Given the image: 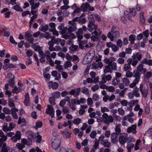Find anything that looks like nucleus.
<instances>
[{
  "mask_svg": "<svg viewBox=\"0 0 152 152\" xmlns=\"http://www.w3.org/2000/svg\"><path fill=\"white\" fill-rule=\"evenodd\" d=\"M144 64L148 65L149 66H152V60H148L146 58H143L141 61L140 63L137 66V70L142 73H144L147 71L145 68H144Z\"/></svg>",
  "mask_w": 152,
  "mask_h": 152,
  "instance_id": "nucleus-1",
  "label": "nucleus"
},
{
  "mask_svg": "<svg viewBox=\"0 0 152 152\" xmlns=\"http://www.w3.org/2000/svg\"><path fill=\"white\" fill-rule=\"evenodd\" d=\"M117 69V65L115 62H110L107 65L105 66L104 72L105 74L108 72L111 73L112 71Z\"/></svg>",
  "mask_w": 152,
  "mask_h": 152,
  "instance_id": "nucleus-2",
  "label": "nucleus"
},
{
  "mask_svg": "<svg viewBox=\"0 0 152 152\" xmlns=\"http://www.w3.org/2000/svg\"><path fill=\"white\" fill-rule=\"evenodd\" d=\"M127 64H124V70L125 71L131 70V68L130 64H131L132 66H135L138 63V61H137V60L132 61V58H129L127 60Z\"/></svg>",
  "mask_w": 152,
  "mask_h": 152,
  "instance_id": "nucleus-3",
  "label": "nucleus"
},
{
  "mask_svg": "<svg viewBox=\"0 0 152 152\" xmlns=\"http://www.w3.org/2000/svg\"><path fill=\"white\" fill-rule=\"evenodd\" d=\"M132 141V138L131 136L128 137L126 135H122L120 136L119 141L121 145H124L126 142H131Z\"/></svg>",
  "mask_w": 152,
  "mask_h": 152,
  "instance_id": "nucleus-4",
  "label": "nucleus"
},
{
  "mask_svg": "<svg viewBox=\"0 0 152 152\" xmlns=\"http://www.w3.org/2000/svg\"><path fill=\"white\" fill-rule=\"evenodd\" d=\"M69 25V28H68V33H71L75 31L77 29L76 23L73 22L69 21L68 23Z\"/></svg>",
  "mask_w": 152,
  "mask_h": 152,
  "instance_id": "nucleus-5",
  "label": "nucleus"
},
{
  "mask_svg": "<svg viewBox=\"0 0 152 152\" xmlns=\"http://www.w3.org/2000/svg\"><path fill=\"white\" fill-rule=\"evenodd\" d=\"M60 143V139L57 138H55L52 141V147L53 149L56 150L59 147Z\"/></svg>",
  "mask_w": 152,
  "mask_h": 152,
  "instance_id": "nucleus-6",
  "label": "nucleus"
},
{
  "mask_svg": "<svg viewBox=\"0 0 152 152\" xmlns=\"http://www.w3.org/2000/svg\"><path fill=\"white\" fill-rule=\"evenodd\" d=\"M33 36V35L30 34L28 31H27L25 33V39L30 43H33L34 42V39Z\"/></svg>",
  "mask_w": 152,
  "mask_h": 152,
  "instance_id": "nucleus-7",
  "label": "nucleus"
},
{
  "mask_svg": "<svg viewBox=\"0 0 152 152\" xmlns=\"http://www.w3.org/2000/svg\"><path fill=\"white\" fill-rule=\"evenodd\" d=\"M112 78V77L110 75H106L105 74H103L102 75V80L99 81L100 84H104L106 82V81H109Z\"/></svg>",
  "mask_w": 152,
  "mask_h": 152,
  "instance_id": "nucleus-8",
  "label": "nucleus"
},
{
  "mask_svg": "<svg viewBox=\"0 0 152 152\" xmlns=\"http://www.w3.org/2000/svg\"><path fill=\"white\" fill-rule=\"evenodd\" d=\"M106 45L108 48H111L112 51L114 52H116L119 50V47L116 45L113 44L111 42H107L106 43Z\"/></svg>",
  "mask_w": 152,
  "mask_h": 152,
  "instance_id": "nucleus-9",
  "label": "nucleus"
},
{
  "mask_svg": "<svg viewBox=\"0 0 152 152\" xmlns=\"http://www.w3.org/2000/svg\"><path fill=\"white\" fill-rule=\"evenodd\" d=\"M21 133L19 131H17L14 136H13L11 138L13 142H16L18 140L21 139Z\"/></svg>",
  "mask_w": 152,
  "mask_h": 152,
  "instance_id": "nucleus-10",
  "label": "nucleus"
},
{
  "mask_svg": "<svg viewBox=\"0 0 152 152\" xmlns=\"http://www.w3.org/2000/svg\"><path fill=\"white\" fill-rule=\"evenodd\" d=\"M88 20L89 21V23L88 25V30L90 32H91L93 30V28L92 27L94 26H94L95 25H94V20L93 17H89L88 18Z\"/></svg>",
  "mask_w": 152,
  "mask_h": 152,
  "instance_id": "nucleus-11",
  "label": "nucleus"
},
{
  "mask_svg": "<svg viewBox=\"0 0 152 152\" xmlns=\"http://www.w3.org/2000/svg\"><path fill=\"white\" fill-rule=\"evenodd\" d=\"M140 89L142 96L144 97H146L148 94V89L145 87L143 89V84H141L140 85Z\"/></svg>",
  "mask_w": 152,
  "mask_h": 152,
  "instance_id": "nucleus-12",
  "label": "nucleus"
},
{
  "mask_svg": "<svg viewBox=\"0 0 152 152\" xmlns=\"http://www.w3.org/2000/svg\"><path fill=\"white\" fill-rule=\"evenodd\" d=\"M103 66L102 63L101 62L99 61L97 59L96 60V62L92 63L91 69H96L98 68H101Z\"/></svg>",
  "mask_w": 152,
  "mask_h": 152,
  "instance_id": "nucleus-13",
  "label": "nucleus"
},
{
  "mask_svg": "<svg viewBox=\"0 0 152 152\" xmlns=\"http://www.w3.org/2000/svg\"><path fill=\"white\" fill-rule=\"evenodd\" d=\"M142 55L141 52H138L136 54H133L132 56V61L137 60L138 61H140L142 58Z\"/></svg>",
  "mask_w": 152,
  "mask_h": 152,
  "instance_id": "nucleus-14",
  "label": "nucleus"
},
{
  "mask_svg": "<svg viewBox=\"0 0 152 152\" xmlns=\"http://www.w3.org/2000/svg\"><path fill=\"white\" fill-rule=\"evenodd\" d=\"M81 91V88H77L76 90L72 89L69 92L70 95H73L75 97H77L80 94Z\"/></svg>",
  "mask_w": 152,
  "mask_h": 152,
  "instance_id": "nucleus-15",
  "label": "nucleus"
},
{
  "mask_svg": "<svg viewBox=\"0 0 152 152\" xmlns=\"http://www.w3.org/2000/svg\"><path fill=\"white\" fill-rule=\"evenodd\" d=\"M83 31L82 28H80L78 29L76 33V36L78 38V40L80 42V40L83 37Z\"/></svg>",
  "mask_w": 152,
  "mask_h": 152,
  "instance_id": "nucleus-16",
  "label": "nucleus"
},
{
  "mask_svg": "<svg viewBox=\"0 0 152 152\" xmlns=\"http://www.w3.org/2000/svg\"><path fill=\"white\" fill-rule=\"evenodd\" d=\"M62 37L66 39H73L76 37V36L73 33H68V32L67 34H64L62 36Z\"/></svg>",
  "mask_w": 152,
  "mask_h": 152,
  "instance_id": "nucleus-17",
  "label": "nucleus"
},
{
  "mask_svg": "<svg viewBox=\"0 0 152 152\" xmlns=\"http://www.w3.org/2000/svg\"><path fill=\"white\" fill-rule=\"evenodd\" d=\"M118 134L113 132L111 134V142L112 143H115L118 141Z\"/></svg>",
  "mask_w": 152,
  "mask_h": 152,
  "instance_id": "nucleus-18",
  "label": "nucleus"
},
{
  "mask_svg": "<svg viewBox=\"0 0 152 152\" xmlns=\"http://www.w3.org/2000/svg\"><path fill=\"white\" fill-rule=\"evenodd\" d=\"M127 132L128 133L132 132L133 134H135L137 132L136 124L132 125L131 126L129 127L127 129Z\"/></svg>",
  "mask_w": 152,
  "mask_h": 152,
  "instance_id": "nucleus-19",
  "label": "nucleus"
},
{
  "mask_svg": "<svg viewBox=\"0 0 152 152\" xmlns=\"http://www.w3.org/2000/svg\"><path fill=\"white\" fill-rule=\"evenodd\" d=\"M9 150L5 143H0V152H8Z\"/></svg>",
  "mask_w": 152,
  "mask_h": 152,
  "instance_id": "nucleus-20",
  "label": "nucleus"
},
{
  "mask_svg": "<svg viewBox=\"0 0 152 152\" xmlns=\"http://www.w3.org/2000/svg\"><path fill=\"white\" fill-rule=\"evenodd\" d=\"M25 99L24 102V103L25 105L28 106L29 105V103L30 102L29 96L28 93L27 92L25 94Z\"/></svg>",
  "mask_w": 152,
  "mask_h": 152,
  "instance_id": "nucleus-21",
  "label": "nucleus"
},
{
  "mask_svg": "<svg viewBox=\"0 0 152 152\" xmlns=\"http://www.w3.org/2000/svg\"><path fill=\"white\" fill-rule=\"evenodd\" d=\"M94 28L95 31L92 33V34H94L95 36H98L101 34L102 31H100L99 29L97 28V25H94Z\"/></svg>",
  "mask_w": 152,
  "mask_h": 152,
  "instance_id": "nucleus-22",
  "label": "nucleus"
},
{
  "mask_svg": "<svg viewBox=\"0 0 152 152\" xmlns=\"http://www.w3.org/2000/svg\"><path fill=\"white\" fill-rule=\"evenodd\" d=\"M48 108L47 109L46 111V113L48 114H49L50 113H55V111L54 110L53 107L48 104L47 106Z\"/></svg>",
  "mask_w": 152,
  "mask_h": 152,
  "instance_id": "nucleus-23",
  "label": "nucleus"
},
{
  "mask_svg": "<svg viewBox=\"0 0 152 152\" xmlns=\"http://www.w3.org/2000/svg\"><path fill=\"white\" fill-rule=\"evenodd\" d=\"M95 55V51L94 50H91L87 54V56L90 59H92Z\"/></svg>",
  "mask_w": 152,
  "mask_h": 152,
  "instance_id": "nucleus-24",
  "label": "nucleus"
},
{
  "mask_svg": "<svg viewBox=\"0 0 152 152\" xmlns=\"http://www.w3.org/2000/svg\"><path fill=\"white\" fill-rule=\"evenodd\" d=\"M139 91V88L136 86L132 91V93L134 95V96L136 97H139L140 96V94L138 92Z\"/></svg>",
  "mask_w": 152,
  "mask_h": 152,
  "instance_id": "nucleus-25",
  "label": "nucleus"
},
{
  "mask_svg": "<svg viewBox=\"0 0 152 152\" xmlns=\"http://www.w3.org/2000/svg\"><path fill=\"white\" fill-rule=\"evenodd\" d=\"M76 99H72L71 100V104L70 105V107L73 111H75L76 110L75 104H76Z\"/></svg>",
  "mask_w": 152,
  "mask_h": 152,
  "instance_id": "nucleus-26",
  "label": "nucleus"
},
{
  "mask_svg": "<svg viewBox=\"0 0 152 152\" xmlns=\"http://www.w3.org/2000/svg\"><path fill=\"white\" fill-rule=\"evenodd\" d=\"M113 117L111 115L108 116L106 119L104 120V122L106 124H109L113 121Z\"/></svg>",
  "mask_w": 152,
  "mask_h": 152,
  "instance_id": "nucleus-27",
  "label": "nucleus"
},
{
  "mask_svg": "<svg viewBox=\"0 0 152 152\" xmlns=\"http://www.w3.org/2000/svg\"><path fill=\"white\" fill-rule=\"evenodd\" d=\"M89 7V4L86 2L85 4H83L81 6V7L82 10L84 12L87 10V9Z\"/></svg>",
  "mask_w": 152,
  "mask_h": 152,
  "instance_id": "nucleus-28",
  "label": "nucleus"
},
{
  "mask_svg": "<svg viewBox=\"0 0 152 152\" xmlns=\"http://www.w3.org/2000/svg\"><path fill=\"white\" fill-rule=\"evenodd\" d=\"M31 47L33 48L35 51H37L38 52L42 48L39 45H37L36 44H32Z\"/></svg>",
  "mask_w": 152,
  "mask_h": 152,
  "instance_id": "nucleus-29",
  "label": "nucleus"
},
{
  "mask_svg": "<svg viewBox=\"0 0 152 152\" xmlns=\"http://www.w3.org/2000/svg\"><path fill=\"white\" fill-rule=\"evenodd\" d=\"M49 51L48 50H47L45 51V52H44L43 51L42 49V48L38 52L39 57L42 58H45L46 56V53Z\"/></svg>",
  "mask_w": 152,
  "mask_h": 152,
  "instance_id": "nucleus-30",
  "label": "nucleus"
},
{
  "mask_svg": "<svg viewBox=\"0 0 152 152\" xmlns=\"http://www.w3.org/2000/svg\"><path fill=\"white\" fill-rule=\"evenodd\" d=\"M121 126V124H117L116 125L115 127V132H114L118 134L121 133V129H120V127Z\"/></svg>",
  "mask_w": 152,
  "mask_h": 152,
  "instance_id": "nucleus-31",
  "label": "nucleus"
},
{
  "mask_svg": "<svg viewBox=\"0 0 152 152\" xmlns=\"http://www.w3.org/2000/svg\"><path fill=\"white\" fill-rule=\"evenodd\" d=\"M72 65L70 61H67L64 65V67L65 69H67L69 67H71Z\"/></svg>",
  "mask_w": 152,
  "mask_h": 152,
  "instance_id": "nucleus-32",
  "label": "nucleus"
},
{
  "mask_svg": "<svg viewBox=\"0 0 152 152\" xmlns=\"http://www.w3.org/2000/svg\"><path fill=\"white\" fill-rule=\"evenodd\" d=\"M108 140V139L106 138L103 135H101L99 138V142H101V144L107 141Z\"/></svg>",
  "mask_w": 152,
  "mask_h": 152,
  "instance_id": "nucleus-33",
  "label": "nucleus"
},
{
  "mask_svg": "<svg viewBox=\"0 0 152 152\" xmlns=\"http://www.w3.org/2000/svg\"><path fill=\"white\" fill-rule=\"evenodd\" d=\"M134 144L130 142H128L126 146V148L128 150V152H131V149L134 147Z\"/></svg>",
  "mask_w": 152,
  "mask_h": 152,
  "instance_id": "nucleus-34",
  "label": "nucleus"
},
{
  "mask_svg": "<svg viewBox=\"0 0 152 152\" xmlns=\"http://www.w3.org/2000/svg\"><path fill=\"white\" fill-rule=\"evenodd\" d=\"M139 72L137 70H135L133 72V76L134 77L137 78H140V74Z\"/></svg>",
  "mask_w": 152,
  "mask_h": 152,
  "instance_id": "nucleus-35",
  "label": "nucleus"
},
{
  "mask_svg": "<svg viewBox=\"0 0 152 152\" xmlns=\"http://www.w3.org/2000/svg\"><path fill=\"white\" fill-rule=\"evenodd\" d=\"M49 28L48 26V25H45V26H41L39 28V30L42 32H45L48 30Z\"/></svg>",
  "mask_w": 152,
  "mask_h": 152,
  "instance_id": "nucleus-36",
  "label": "nucleus"
},
{
  "mask_svg": "<svg viewBox=\"0 0 152 152\" xmlns=\"http://www.w3.org/2000/svg\"><path fill=\"white\" fill-rule=\"evenodd\" d=\"M2 129L5 132L10 131L9 130V127H8V124L7 123H4V125L2 126Z\"/></svg>",
  "mask_w": 152,
  "mask_h": 152,
  "instance_id": "nucleus-37",
  "label": "nucleus"
},
{
  "mask_svg": "<svg viewBox=\"0 0 152 152\" xmlns=\"http://www.w3.org/2000/svg\"><path fill=\"white\" fill-rule=\"evenodd\" d=\"M3 111L4 114L7 115H9L11 113V110H10L8 108L4 107L3 109Z\"/></svg>",
  "mask_w": 152,
  "mask_h": 152,
  "instance_id": "nucleus-38",
  "label": "nucleus"
},
{
  "mask_svg": "<svg viewBox=\"0 0 152 152\" xmlns=\"http://www.w3.org/2000/svg\"><path fill=\"white\" fill-rule=\"evenodd\" d=\"M60 152H74L71 148H68L66 149L65 148H61L60 149Z\"/></svg>",
  "mask_w": 152,
  "mask_h": 152,
  "instance_id": "nucleus-39",
  "label": "nucleus"
},
{
  "mask_svg": "<svg viewBox=\"0 0 152 152\" xmlns=\"http://www.w3.org/2000/svg\"><path fill=\"white\" fill-rule=\"evenodd\" d=\"M8 67L11 68H15L16 67H15L12 64L10 63L8 64H6L3 66V68L4 69H7Z\"/></svg>",
  "mask_w": 152,
  "mask_h": 152,
  "instance_id": "nucleus-40",
  "label": "nucleus"
},
{
  "mask_svg": "<svg viewBox=\"0 0 152 152\" xmlns=\"http://www.w3.org/2000/svg\"><path fill=\"white\" fill-rule=\"evenodd\" d=\"M13 8L17 11L21 12H23V11L22 8L18 5L15 6L13 7Z\"/></svg>",
  "mask_w": 152,
  "mask_h": 152,
  "instance_id": "nucleus-41",
  "label": "nucleus"
},
{
  "mask_svg": "<svg viewBox=\"0 0 152 152\" xmlns=\"http://www.w3.org/2000/svg\"><path fill=\"white\" fill-rule=\"evenodd\" d=\"M16 146L19 150H22L23 148L25 147L24 145L19 143H18L16 144Z\"/></svg>",
  "mask_w": 152,
  "mask_h": 152,
  "instance_id": "nucleus-42",
  "label": "nucleus"
},
{
  "mask_svg": "<svg viewBox=\"0 0 152 152\" xmlns=\"http://www.w3.org/2000/svg\"><path fill=\"white\" fill-rule=\"evenodd\" d=\"M81 91L82 93L85 94H88L89 93L88 89L86 87H83Z\"/></svg>",
  "mask_w": 152,
  "mask_h": 152,
  "instance_id": "nucleus-43",
  "label": "nucleus"
},
{
  "mask_svg": "<svg viewBox=\"0 0 152 152\" xmlns=\"http://www.w3.org/2000/svg\"><path fill=\"white\" fill-rule=\"evenodd\" d=\"M42 123L39 121L37 122L36 124V125L34 126V128L36 129H38V128H40L42 127Z\"/></svg>",
  "mask_w": 152,
  "mask_h": 152,
  "instance_id": "nucleus-44",
  "label": "nucleus"
},
{
  "mask_svg": "<svg viewBox=\"0 0 152 152\" xmlns=\"http://www.w3.org/2000/svg\"><path fill=\"white\" fill-rule=\"evenodd\" d=\"M136 36L134 35H132L129 36V40L131 42V44H133L134 43V41L135 40Z\"/></svg>",
  "mask_w": 152,
  "mask_h": 152,
  "instance_id": "nucleus-45",
  "label": "nucleus"
},
{
  "mask_svg": "<svg viewBox=\"0 0 152 152\" xmlns=\"http://www.w3.org/2000/svg\"><path fill=\"white\" fill-rule=\"evenodd\" d=\"M123 83L126 86H128L129 85L130 81L129 80L126 78H124L122 79Z\"/></svg>",
  "mask_w": 152,
  "mask_h": 152,
  "instance_id": "nucleus-46",
  "label": "nucleus"
},
{
  "mask_svg": "<svg viewBox=\"0 0 152 152\" xmlns=\"http://www.w3.org/2000/svg\"><path fill=\"white\" fill-rule=\"evenodd\" d=\"M44 37L47 39H48L50 38H52L50 33L48 32H45L44 33Z\"/></svg>",
  "mask_w": 152,
  "mask_h": 152,
  "instance_id": "nucleus-47",
  "label": "nucleus"
},
{
  "mask_svg": "<svg viewBox=\"0 0 152 152\" xmlns=\"http://www.w3.org/2000/svg\"><path fill=\"white\" fill-rule=\"evenodd\" d=\"M119 78L115 77L113 79L112 81L113 84L114 85H117L119 83Z\"/></svg>",
  "mask_w": 152,
  "mask_h": 152,
  "instance_id": "nucleus-48",
  "label": "nucleus"
},
{
  "mask_svg": "<svg viewBox=\"0 0 152 152\" xmlns=\"http://www.w3.org/2000/svg\"><path fill=\"white\" fill-rule=\"evenodd\" d=\"M143 13L141 12L140 13V20L142 23H144L145 22V19L143 16Z\"/></svg>",
  "mask_w": 152,
  "mask_h": 152,
  "instance_id": "nucleus-49",
  "label": "nucleus"
},
{
  "mask_svg": "<svg viewBox=\"0 0 152 152\" xmlns=\"http://www.w3.org/2000/svg\"><path fill=\"white\" fill-rule=\"evenodd\" d=\"M129 10L131 15L133 16H135L136 15V8H133L130 9Z\"/></svg>",
  "mask_w": 152,
  "mask_h": 152,
  "instance_id": "nucleus-50",
  "label": "nucleus"
},
{
  "mask_svg": "<svg viewBox=\"0 0 152 152\" xmlns=\"http://www.w3.org/2000/svg\"><path fill=\"white\" fill-rule=\"evenodd\" d=\"M81 121L80 119L77 118L73 121L72 123L78 125L81 123Z\"/></svg>",
  "mask_w": 152,
  "mask_h": 152,
  "instance_id": "nucleus-51",
  "label": "nucleus"
},
{
  "mask_svg": "<svg viewBox=\"0 0 152 152\" xmlns=\"http://www.w3.org/2000/svg\"><path fill=\"white\" fill-rule=\"evenodd\" d=\"M108 141V140L101 145H103L105 147L109 148L110 146L111 143Z\"/></svg>",
  "mask_w": 152,
  "mask_h": 152,
  "instance_id": "nucleus-52",
  "label": "nucleus"
},
{
  "mask_svg": "<svg viewBox=\"0 0 152 152\" xmlns=\"http://www.w3.org/2000/svg\"><path fill=\"white\" fill-rule=\"evenodd\" d=\"M78 48V46L77 45H72L70 47L69 49L71 51H74L76 50Z\"/></svg>",
  "mask_w": 152,
  "mask_h": 152,
  "instance_id": "nucleus-53",
  "label": "nucleus"
},
{
  "mask_svg": "<svg viewBox=\"0 0 152 152\" xmlns=\"http://www.w3.org/2000/svg\"><path fill=\"white\" fill-rule=\"evenodd\" d=\"M71 60L72 61H77L76 62H75V63H77L78 62H79V59L77 56L75 55H72V58Z\"/></svg>",
  "mask_w": 152,
  "mask_h": 152,
  "instance_id": "nucleus-54",
  "label": "nucleus"
},
{
  "mask_svg": "<svg viewBox=\"0 0 152 152\" xmlns=\"http://www.w3.org/2000/svg\"><path fill=\"white\" fill-rule=\"evenodd\" d=\"M124 15L127 18L130 20H132L131 16L130 15V13L129 11H125L124 12Z\"/></svg>",
  "mask_w": 152,
  "mask_h": 152,
  "instance_id": "nucleus-55",
  "label": "nucleus"
},
{
  "mask_svg": "<svg viewBox=\"0 0 152 152\" xmlns=\"http://www.w3.org/2000/svg\"><path fill=\"white\" fill-rule=\"evenodd\" d=\"M15 78H12L11 79H10L9 80L8 83L10 86H11V87H13L15 84Z\"/></svg>",
  "mask_w": 152,
  "mask_h": 152,
  "instance_id": "nucleus-56",
  "label": "nucleus"
},
{
  "mask_svg": "<svg viewBox=\"0 0 152 152\" xmlns=\"http://www.w3.org/2000/svg\"><path fill=\"white\" fill-rule=\"evenodd\" d=\"M0 137L1 138H0V143H4V142L7 139V136L5 135Z\"/></svg>",
  "mask_w": 152,
  "mask_h": 152,
  "instance_id": "nucleus-57",
  "label": "nucleus"
},
{
  "mask_svg": "<svg viewBox=\"0 0 152 152\" xmlns=\"http://www.w3.org/2000/svg\"><path fill=\"white\" fill-rule=\"evenodd\" d=\"M16 126V125L14 124L13 122H10L9 126V130L10 131L12 130L14 128H15Z\"/></svg>",
  "mask_w": 152,
  "mask_h": 152,
  "instance_id": "nucleus-58",
  "label": "nucleus"
},
{
  "mask_svg": "<svg viewBox=\"0 0 152 152\" xmlns=\"http://www.w3.org/2000/svg\"><path fill=\"white\" fill-rule=\"evenodd\" d=\"M26 50L27 51L26 52V54L28 57H30L32 56L33 52L31 50H28L26 49Z\"/></svg>",
  "mask_w": 152,
  "mask_h": 152,
  "instance_id": "nucleus-59",
  "label": "nucleus"
},
{
  "mask_svg": "<svg viewBox=\"0 0 152 152\" xmlns=\"http://www.w3.org/2000/svg\"><path fill=\"white\" fill-rule=\"evenodd\" d=\"M107 37L110 39L111 41H113L114 39V37L113 34H112L111 32L108 33L107 35Z\"/></svg>",
  "mask_w": 152,
  "mask_h": 152,
  "instance_id": "nucleus-60",
  "label": "nucleus"
},
{
  "mask_svg": "<svg viewBox=\"0 0 152 152\" xmlns=\"http://www.w3.org/2000/svg\"><path fill=\"white\" fill-rule=\"evenodd\" d=\"M97 134V133L96 131H93L90 134V137L92 138H94L96 136Z\"/></svg>",
  "mask_w": 152,
  "mask_h": 152,
  "instance_id": "nucleus-61",
  "label": "nucleus"
},
{
  "mask_svg": "<svg viewBox=\"0 0 152 152\" xmlns=\"http://www.w3.org/2000/svg\"><path fill=\"white\" fill-rule=\"evenodd\" d=\"M55 99L52 97H50L49 98V101L51 104L52 105H54L55 104Z\"/></svg>",
  "mask_w": 152,
  "mask_h": 152,
  "instance_id": "nucleus-62",
  "label": "nucleus"
},
{
  "mask_svg": "<svg viewBox=\"0 0 152 152\" xmlns=\"http://www.w3.org/2000/svg\"><path fill=\"white\" fill-rule=\"evenodd\" d=\"M60 94L59 91H56L53 93V97L54 98H57L60 96Z\"/></svg>",
  "mask_w": 152,
  "mask_h": 152,
  "instance_id": "nucleus-63",
  "label": "nucleus"
},
{
  "mask_svg": "<svg viewBox=\"0 0 152 152\" xmlns=\"http://www.w3.org/2000/svg\"><path fill=\"white\" fill-rule=\"evenodd\" d=\"M80 23L84 24L86 23L87 20L85 18H80L79 20Z\"/></svg>",
  "mask_w": 152,
  "mask_h": 152,
  "instance_id": "nucleus-64",
  "label": "nucleus"
}]
</instances>
